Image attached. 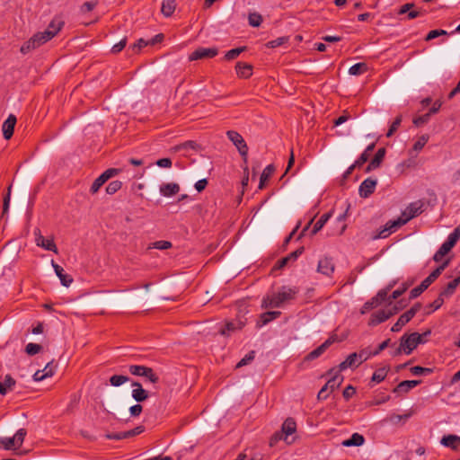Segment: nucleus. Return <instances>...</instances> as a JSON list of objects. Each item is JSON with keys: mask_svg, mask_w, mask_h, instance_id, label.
I'll list each match as a JSON object with an SVG mask.
<instances>
[{"mask_svg": "<svg viewBox=\"0 0 460 460\" xmlns=\"http://www.w3.org/2000/svg\"><path fill=\"white\" fill-rule=\"evenodd\" d=\"M460 239V226H456L454 231L448 235L447 241L440 246L433 256V261L439 262L443 257L447 255L451 249L456 244Z\"/></svg>", "mask_w": 460, "mask_h": 460, "instance_id": "1", "label": "nucleus"}, {"mask_svg": "<svg viewBox=\"0 0 460 460\" xmlns=\"http://www.w3.org/2000/svg\"><path fill=\"white\" fill-rule=\"evenodd\" d=\"M53 38V33H49V31H41L34 34L29 40L23 43L21 47V52L23 54L28 53L31 49H35L39 48L42 44L48 42Z\"/></svg>", "mask_w": 460, "mask_h": 460, "instance_id": "2", "label": "nucleus"}, {"mask_svg": "<svg viewBox=\"0 0 460 460\" xmlns=\"http://www.w3.org/2000/svg\"><path fill=\"white\" fill-rule=\"evenodd\" d=\"M425 342L426 340H421V336L418 332L405 333L400 339L402 349H404V354L406 355H410L419 344Z\"/></svg>", "mask_w": 460, "mask_h": 460, "instance_id": "3", "label": "nucleus"}, {"mask_svg": "<svg viewBox=\"0 0 460 460\" xmlns=\"http://www.w3.org/2000/svg\"><path fill=\"white\" fill-rule=\"evenodd\" d=\"M298 293V288L296 287H281L278 292L274 293L275 299L279 304V307L283 306L284 304L294 300Z\"/></svg>", "mask_w": 460, "mask_h": 460, "instance_id": "4", "label": "nucleus"}, {"mask_svg": "<svg viewBox=\"0 0 460 460\" xmlns=\"http://www.w3.org/2000/svg\"><path fill=\"white\" fill-rule=\"evenodd\" d=\"M226 136L228 139L236 146L244 162H246L248 155V146L243 137L234 130H228L226 132Z\"/></svg>", "mask_w": 460, "mask_h": 460, "instance_id": "5", "label": "nucleus"}, {"mask_svg": "<svg viewBox=\"0 0 460 460\" xmlns=\"http://www.w3.org/2000/svg\"><path fill=\"white\" fill-rule=\"evenodd\" d=\"M420 307V304L417 303L411 309L403 313L397 322L392 326L391 331L394 332L401 331V329L415 316Z\"/></svg>", "mask_w": 460, "mask_h": 460, "instance_id": "6", "label": "nucleus"}, {"mask_svg": "<svg viewBox=\"0 0 460 460\" xmlns=\"http://www.w3.org/2000/svg\"><path fill=\"white\" fill-rule=\"evenodd\" d=\"M218 54V49L216 47L213 48H198L190 56V61L199 59L212 58Z\"/></svg>", "mask_w": 460, "mask_h": 460, "instance_id": "7", "label": "nucleus"}, {"mask_svg": "<svg viewBox=\"0 0 460 460\" xmlns=\"http://www.w3.org/2000/svg\"><path fill=\"white\" fill-rule=\"evenodd\" d=\"M424 203L421 200H417L410 203L407 208L402 211V215L407 222L423 212Z\"/></svg>", "mask_w": 460, "mask_h": 460, "instance_id": "8", "label": "nucleus"}, {"mask_svg": "<svg viewBox=\"0 0 460 460\" xmlns=\"http://www.w3.org/2000/svg\"><path fill=\"white\" fill-rule=\"evenodd\" d=\"M397 309L394 307L392 309H382L377 312H375L371 314L368 324L371 326L377 325L381 323L385 322L389 319L394 314H395Z\"/></svg>", "mask_w": 460, "mask_h": 460, "instance_id": "9", "label": "nucleus"}, {"mask_svg": "<svg viewBox=\"0 0 460 460\" xmlns=\"http://www.w3.org/2000/svg\"><path fill=\"white\" fill-rule=\"evenodd\" d=\"M335 341H336L335 336H332V337L328 338L319 347H317L316 349L312 350L310 353H308L305 356V360L311 361V360L316 359L317 358L322 356Z\"/></svg>", "mask_w": 460, "mask_h": 460, "instance_id": "10", "label": "nucleus"}, {"mask_svg": "<svg viewBox=\"0 0 460 460\" xmlns=\"http://www.w3.org/2000/svg\"><path fill=\"white\" fill-rule=\"evenodd\" d=\"M132 391L131 396L137 402H142L148 399L149 393L143 388V385L138 381L131 382Z\"/></svg>", "mask_w": 460, "mask_h": 460, "instance_id": "11", "label": "nucleus"}, {"mask_svg": "<svg viewBox=\"0 0 460 460\" xmlns=\"http://www.w3.org/2000/svg\"><path fill=\"white\" fill-rule=\"evenodd\" d=\"M335 270V265L333 263V260L331 257H323L318 261L317 265V272L327 276L332 277Z\"/></svg>", "mask_w": 460, "mask_h": 460, "instance_id": "12", "label": "nucleus"}, {"mask_svg": "<svg viewBox=\"0 0 460 460\" xmlns=\"http://www.w3.org/2000/svg\"><path fill=\"white\" fill-rule=\"evenodd\" d=\"M35 234V242L36 244L40 247L44 248L47 251L54 252L58 253V248L55 244L53 239H45L43 235H41L40 229H36L34 231Z\"/></svg>", "mask_w": 460, "mask_h": 460, "instance_id": "13", "label": "nucleus"}, {"mask_svg": "<svg viewBox=\"0 0 460 460\" xmlns=\"http://www.w3.org/2000/svg\"><path fill=\"white\" fill-rule=\"evenodd\" d=\"M376 184L377 181L372 178L364 180L358 188L359 196L365 199L368 198L372 193H374Z\"/></svg>", "mask_w": 460, "mask_h": 460, "instance_id": "14", "label": "nucleus"}, {"mask_svg": "<svg viewBox=\"0 0 460 460\" xmlns=\"http://www.w3.org/2000/svg\"><path fill=\"white\" fill-rule=\"evenodd\" d=\"M296 430V421L292 418H288L282 424L281 431L285 434V442L287 445H291L294 442V438L289 439V436L293 435Z\"/></svg>", "mask_w": 460, "mask_h": 460, "instance_id": "15", "label": "nucleus"}, {"mask_svg": "<svg viewBox=\"0 0 460 460\" xmlns=\"http://www.w3.org/2000/svg\"><path fill=\"white\" fill-rule=\"evenodd\" d=\"M327 374L332 376V377L327 381V383L324 385L331 392H333L335 389L340 387L344 378L341 375H340V371L335 370V368L330 369Z\"/></svg>", "mask_w": 460, "mask_h": 460, "instance_id": "16", "label": "nucleus"}, {"mask_svg": "<svg viewBox=\"0 0 460 460\" xmlns=\"http://www.w3.org/2000/svg\"><path fill=\"white\" fill-rule=\"evenodd\" d=\"M305 248L303 246L299 247L293 252L289 253L288 256L281 258L277 261V263L274 266V270H281L286 265H288L290 261H295L303 252Z\"/></svg>", "mask_w": 460, "mask_h": 460, "instance_id": "17", "label": "nucleus"}, {"mask_svg": "<svg viewBox=\"0 0 460 460\" xmlns=\"http://www.w3.org/2000/svg\"><path fill=\"white\" fill-rule=\"evenodd\" d=\"M16 121V117L13 114H10L8 118L4 121L2 130L5 139H10L13 135Z\"/></svg>", "mask_w": 460, "mask_h": 460, "instance_id": "18", "label": "nucleus"}, {"mask_svg": "<svg viewBox=\"0 0 460 460\" xmlns=\"http://www.w3.org/2000/svg\"><path fill=\"white\" fill-rule=\"evenodd\" d=\"M51 265L55 273L60 279L61 284L64 287H69L73 283V278L69 274L65 273L64 269L60 265L57 264L53 260L51 261Z\"/></svg>", "mask_w": 460, "mask_h": 460, "instance_id": "19", "label": "nucleus"}, {"mask_svg": "<svg viewBox=\"0 0 460 460\" xmlns=\"http://www.w3.org/2000/svg\"><path fill=\"white\" fill-rule=\"evenodd\" d=\"M459 441H460L459 436L450 434V435L444 436L441 438L440 443H441V445H443L446 447H449L452 450L458 451L459 446H460Z\"/></svg>", "mask_w": 460, "mask_h": 460, "instance_id": "20", "label": "nucleus"}, {"mask_svg": "<svg viewBox=\"0 0 460 460\" xmlns=\"http://www.w3.org/2000/svg\"><path fill=\"white\" fill-rule=\"evenodd\" d=\"M385 155V149L379 148L376 153L374 158L370 161L366 168V172H369L380 166Z\"/></svg>", "mask_w": 460, "mask_h": 460, "instance_id": "21", "label": "nucleus"}, {"mask_svg": "<svg viewBox=\"0 0 460 460\" xmlns=\"http://www.w3.org/2000/svg\"><path fill=\"white\" fill-rule=\"evenodd\" d=\"M421 384V380H405L399 383L398 385H396L393 392L394 393H408L411 389L416 387Z\"/></svg>", "mask_w": 460, "mask_h": 460, "instance_id": "22", "label": "nucleus"}, {"mask_svg": "<svg viewBox=\"0 0 460 460\" xmlns=\"http://www.w3.org/2000/svg\"><path fill=\"white\" fill-rule=\"evenodd\" d=\"M235 71L239 77L249 78L252 75V66L247 63L237 62L235 65Z\"/></svg>", "mask_w": 460, "mask_h": 460, "instance_id": "23", "label": "nucleus"}, {"mask_svg": "<svg viewBox=\"0 0 460 460\" xmlns=\"http://www.w3.org/2000/svg\"><path fill=\"white\" fill-rule=\"evenodd\" d=\"M358 356L356 355V352H353V353L349 354L344 361L340 363V365L338 366V370L340 372H341V371L346 370L349 367H350V368L357 367L359 366V365H358Z\"/></svg>", "mask_w": 460, "mask_h": 460, "instance_id": "24", "label": "nucleus"}, {"mask_svg": "<svg viewBox=\"0 0 460 460\" xmlns=\"http://www.w3.org/2000/svg\"><path fill=\"white\" fill-rule=\"evenodd\" d=\"M180 191L178 183H164L160 186V193L164 197H172Z\"/></svg>", "mask_w": 460, "mask_h": 460, "instance_id": "25", "label": "nucleus"}, {"mask_svg": "<svg viewBox=\"0 0 460 460\" xmlns=\"http://www.w3.org/2000/svg\"><path fill=\"white\" fill-rule=\"evenodd\" d=\"M244 326V322L241 320L228 322L225 327L220 330L222 335H230L231 332L241 330Z\"/></svg>", "mask_w": 460, "mask_h": 460, "instance_id": "26", "label": "nucleus"}, {"mask_svg": "<svg viewBox=\"0 0 460 460\" xmlns=\"http://www.w3.org/2000/svg\"><path fill=\"white\" fill-rule=\"evenodd\" d=\"M64 24L65 22L61 16H55L45 31H49V33H53L54 38L58 34V32L62 29Z\"/></svg>", "mask_w": 460, "mask_h": 460, "instance_id": "27", "label": "nucleus"}, {"mask_svg": "<svg viewBox=\"0 0 460 460\" xmlns=\"http://www.w3.org/2000/svg\"><path fill=\"white\" fill-rule=\"evenodd\" d=\"M365 442L364 437L359 433H354L352 436L344 441H342V446L349 447H359L362 446Z\"/></svg>", "mask_w": 460, "mask_h": 460, "instance_id": "28", "label": "nucleus"}, {"mask_svg": "<svg viewBox=\"0 0 460 460\" xmlns=\"http://www.w3.org/2000/svg\"><path fill=\"white\" fill-rule=\"evenodd\" d=\"M15 385V380L11 375H6L4 381L0 382V394L4 395L13 389Z\"/></svg>", "mask_w": 460, "mask_h": 460, "instance_id": "29", "label": "nucleus"}, {"mask_svg": "<svg viewBox=\"0 0 460 460\" xmlns=\"http://www.w3.org/2000/svg\"><path fill=\"white\" fill-rule=\"evenodd\" d=\"M275 171L273 164L267 165L260 177L259 189L262 190L266 184V181L271 177Z\"/></svg>", "mask_w": 460, "mask_h": 460, "instance_id": "30", "label": "nucleus"}, {"mask_svg": "<svg viewBox=\"0 0 460 460\" xmlns=\"http://www.w3.org/2000/svg\"><path fill=\"white\" fill-rule=\"evenodd\" d=\"M331 217H332V211L322 215L321 217L317 220V222L313 226L311 234L312 235L316 234L324 226V225L331 218Z\"/></svg>", "mask_w": 460, "mask_h": 460, "instance_id": "31", "label": "nucleus"}, {"mask_svg": "<svg viewBox=\"0 0 460 460\" xmlns=\"http://www.w3.org/2000/svg\"><path fill=\"white\" fill-rule=\"evenodd\" d=\"M175 0H164L162 3L161 11L164 16L170 17L175 11Z\"/></svg>", "mask_w": 460, "mask_h": 460, "instance_id": "32", "label": "nucleus"}, {"mask_svg": "<svg viewBox=\"0 0 460 460\" xmlns=\"http://www.w3.org/2000/svg\"><path fill=\"white\" fill-rule=\"evenodd\" d=\"M459 281H460V278H456L454 280L450 281L447 285V287L440 292V296L448 297V296H452L455 293L456 288L459 284Z\"/></svg>", "mask_w": 460, "mask_h": 460, "instance_id": "33", "label": "nucleus"}, {"mask_svg": "<svg viewBox=\"0 0 460 460\" xmlns=\"http://www.w3.org/2000/svg\"><path fill=\"white\" fill-rule=\"evenodd\" d=\"M374 148H375L374 143L367 146V147L365 149V151L355 161V165L362 166L366 162H367L369 155L373 152Z\"/></svg>", "mask_w": 460, "mask_h": 460, "instance_id": "34", "label": "nucleus"}, {"mask_svg": "<svg viewBox=\"0 0 460 460\" xmlns=\"http://www.w3.org/2000/svg\"><path fill=\"white\" fill-rule=\"evenodd\" d=\"M0 448H3L4 450H15L18 449L16 447V444L13 438V437L5 438L2 437L0 438Z\"/></svg>", "mask_w": 460, "mask_h": 460, "instance_id": "35", "label": "nucleus"}, {"mask_svg": "<svg viewBox=\"0 0 460 460\" xmlns=\"http://www.w3.org/2000/svg\"><path fill=\"white\" fill-rule=\"evenodd\" d=\"M389 370V367H383L376 370L372 376V382H375L376 384L382 382L386 377L387 372Z\"/></svg>", "mask_w": 460, "mask_h": 460, "instance_id": "36", "label": "nucleus"}, {"mask_svg": "<svg viewBox=\"0 0 460 460\" xmlns=\"http://www.w3.org/2000/svg\"><path fill=\"white\" fill-rule=\"evenodd\" d=\"M281 313L279 311H268L261 315V323L262 325L269 323L278 318Z\"/></svg>", "mask_w": 460, "mask_h": 460, "instance_id": "37", "label": "nucleus"}, {"mask_svg": "<svg viewBox=\"0 0 460 460\" xmlns=\"http://www.w3.org/2000/svg\"><path fill=\"white\" fill-rule=\"evenodd\" d=\"M198 146H199L195 141L188 140V141H185L184 143H181V144H179V145L173 146L172 149L174 152H180L182 150H189V149L196 150L198 148Z\"/></svg>", "mask_w": 460, "mask_h": 460, "instance_id": "38", "label": "nucleus"}, {"mask_svg": "<svg viewBox=\"0 0 460 460\" xmlns=\"http://www.w3.org/2000/svg\"><path fill=\"white\" fill-rule=\"evenodd\" d=\"M367 70V65L366 63H357L351 66L349 69V73L351 75H359Z\"/></svg>", "mask_w": 460, "mask_h": 460, "instance_id": "39", "label": "nucleus"}, {"mask_svg": "<svg viewBox=\"0 0 460 460\" xmlns=\"http://www.w3.org/2000/svg\"><path fill=\"white\" fill-rule=\"evenodd\" d=\"M130 378L123 375H113L110 377V383L112 386H120L121 385L128 382Z\"/></svg>", "mask_w": 460, "mask_h": 460, "instance_id": "40", "label": "nucleus"}, {"mask_svg": "<svg viewBox=\"0 0 460 460\" xmlns=\"http://www.w3.org/2000/svg\"><path fill=\"white\" fill-rule=\"evenodd\" d=\"M407 222V220L402 217V215L398 217L397 219L395 220H390L386 223L387 226L389 227L390 229V232H394L396 231L397 228L402 226L403 225H405Z\"/></svg>", "mask_w": 460, "mask_h": 460, "instance_id": "41", "label": "nucleus"}, {"mask_svg": "<svg viewBox=\"0 0 460 460\" xmlns=\"http://www.w3.org/2000/svg\"><path fill=\"white\" fill-rule=\"evenodd\" d=\"M143 373L144 374L142 377H145L150 383L156 384L159 381V376L155 373L153 368L146 367Z\"/></svg>", "mask_w": 460, "mask_h": 460, "instance_id": "42", "label": "nucleus"}, {"mask_svg": "<svg viewBox=\"0 0 460 460\" xmlns=\"http://www.w3.org/2000/svg\"><path fill=\"white\" fill-rule=\"evenodd\" d=\"M261 307L262 308H269V307L278 308L279 307V304L277 303V301L275 299L274 293L270 296L268 295L265 297H263L262 302H261Z\"/></svg>", "mask_w": 460, "mask_h": 460, "instance_id": "43", "label": "nucleus"}, {"mask_svg": "<svg viewBox=\"0 0 460 460\" xmlns=\"http://www.w3.org/2000/svg\"><path fill=\"white\" fill-rule=\"evenodd\" d=\"M27 435V430L25 429H20L13 435V438L16 444V447L20 448L24 441V438Z\"/></svg>", "mask_w": 460, "mask_h": 460, "instance_id": "44", "label": "nucleus"}, {"mask_svg": "<svg viewBox=\"0 0 460 460\" xmlns=\"http://www.w3.org/2000/svg\"><path fill=\"white\" fill-rule=\"evenodd\" d=\"M107 181V180L105 179V177L101 174L98 178H96L94 180V181L93 182L91 188H90V191L92 194H95L99 190L100 188Z\"/></svg>", "mask_w": 460, "mask_h": 460, "instance_id": "45", "label": "nucleus"}, {"mask_svg": "<svg viewBox=\"0 0 460 460\" xmlns=\"http://www.w3.org/2000/svg\"><path fill=\"white\" fill-rule=\"evenodd\" d=\"M411 372L414 376H428L433 372V369L429 368V367L415 366V367H411Z\"/></svg>", "mask_w": 460, "mask_h": 460, "instance_id": "46", "label": "nucleus"}, {"mask_svg": "<svg viewBox=\"0 0 460 460\" xmlns=\"http://www.w3.org/2000/svg\"><path fill=\"white\" fill-rule=\"evenodd\" d=\"M122 187V182L120 181H112L106 187V192L109 195L115 194L118 190H119Z\"/></svg>", "mask_w": 460, "mask_h": 460, "instance_id": "47", "label": "nucleus"}, {"mask_svg": "<svg viewBox=\"0 0 460 460\" xmlns=\"http://www.w3.org/2000/svg\"><path fill=\"white\" fill-rule=\"evenodd\" d=\"M246 49V47L235 48L228 50L225 55V59L233 60Z\"/></svg>", "mask_w": 460, "mask_h": 460, "instance_id": "48", "label": "nucleus"}, {"mask_svg": "<svg viewBox=\"0 0 460 460\" xmlns=\"http://www.w3.org/2000/svg\"><path fill=\"white\" fill-rule=\"evenodd\" d=\"M248 22L252 27H259L262 22V16L258 13H250Z\"/></svg>", "mask_w": 460, "mask_h": 460, "instance_id": "49", "label": "nucleus"}, {"mask_svg": "<svg viewBox=\"0 0 460 460\" xmlns=\"http://www.w3.org/2000/svg\"><path fill=\"white\" fill-rule=\"evenodd\" d=\"M430 117L431 115L429 112H427L423 115L415 117L412 122L416 127H421L430 120Z\"/></svg>", "mask_w": 460, "mask_h": 460, "instance_id": "50", "label": "nucleus"}, {"mask_svg": "<svg viewBox=\"0 0 460 460\" xmlns=\"http://www.w3.org/2000/svg\"><path fill=\"white\" fill-rule=\"evenodd\" d=\"M280 440H284L285 441V434L281 431V430H279V431H276L270 438V442H269V445L270 447H274L277 446V444L280 441Z\"/></svg>", "mask_w": 460, "mask_h": 460, "instance_id": "51", "label": "nucleus"}, {"mask_svg": "<svg viewBox=\"0 0 460 460\" xmlns=\"http://www.w3.org/2000/svg\"><path fill=\"white\" fill-rule=\"evenodd\" d=\"M441 274L436 269L425 279H423L422 286L429 288Z\"/></svg>", "mask_w": 460, "mask_h": 460, "instance_id": "52", "label": "nucleus"}, {"mask_svg": "<svg viewBox=\"0 0 460 460\" xmlns=\"http://www.w3.org/2000/svg\"><path fill=\"white\" fill-rule=\"evenodd\" d=\"M42 349L41 345L30 342L25 347V351L28 355L33 356Z\"/></svg>", "mask_w": 460, "mask_h": 460, "instance_id": "53", "label": "nucleus"}, {"mask_svg": "<svg viewBox=\"0 0 460 460\" xmlns=\"http://www.w3.org/2000/svg\"><path fill=\"white\" fill-rule=\"evenodd\" d=\"M429 136L428 135H422L420 136L418 140L414 143L413 145V150L414 151H420L424 146L427 144V142L429 141Z\"/></svg>", "mask_w": 460, "mask_h": 460, "instance_id": "54", "label": "nucleus"}, {"mask_svg": "<svg viewBox=\"0 0 460 460\" xmlns=\"http://www.w3.org/2000/svg\"><path fill=\"white\" fill-rule=\"evenodd\" d=\"M146 366L142 365H130L128 366V372L136 376H143Z\"/></svg>", "mask_w": 460, "mask_h": 460, "instance_id": "55", "label": "nucleus"}, {"mask_svg": "<svg viewBox=\"0 0 460 460\" xmlns=\"http://www.w3.org/2000/svg\"><path fill=\"white\" fill-rule=\"evenodd\" d=\"M356 355L358 356V365L362 364L363 362L367 361L370 357L374 356L372 354V351H368L367 349H361L358 352H356Z\"/></svg>", "mask_w": 460, "mask_h": 460, "instance_id": "56", "label": "nucleus"}, {"mask_svg": "<svg viewBox=\"0 0 460 460\" xmlns=\"http://www.w3.org/2000/svg\"><path fill=\"white\" fill-rule=\"evenodd\" d=\"M402 123V116L399 115L395 118L392 125L390 126L388 132L386 133V137H390L394 135V133L397 130L399 126Z\"/></svg>", "mask_w": 460, "mask_h": 460, "instance_id": "57", "label": "nucleus"}, {"mask_svg": "<svg viewBox=\"0 0 460 460\" xmlns=\"http://www.w3.org/2000/svg\"><path fill=\"white\" fill-rule=\"evenodd\" d=\"M255 357V352L253 350L250 351L248 354L244 356L236 365V367H243L249 363H251Z\"/></svg>", "mask_w": 460, "mask_h": 460, "instance_id": "58", "label": "nucleus"}, {"mask_svg": "<svg viewBox=\"0 0 460 460\" xmlns=\"http://www.w3.org/2000/svg\"><path fill=\"white\" fill-rule=\"evenodd\" d=\"M148 45V41L144 39H139L136 43L131 45L129 49H132L133 53H138L144 47Z\"/></svg>", "mask_w": 460, "mask_h": 460, "instance_id": "59", "label": "nucleus"}, {"mask_svg": "<svg viewBox=\"0 0 460 460\" xmlns=\"http://www.w3.org/2000/svg\"><path fill=\"white\" fill-rule=\"evenodd\" d=\"M443 35H447V31L445 30H432L427 34L425 40H431Z\"/></svg>", "mask_w": 460, "mask_h": 460, "instance_id": "60", "label": "nucleus"}, {"mask_svg": "<svg viewBox=\"0 0 460 460\" xmlns=\"http://www.w3.org/2000/svg\"><path fill=\"white\" fill-rule=\"evenodd\" d=\"M428 288L422 286V282L416 288H412L410 292V298L414 299L420 296Z\"/></svg>", "mask_w": 460, "mask_h": 460, "instance_id": "61", "label": "nucleus"}, {"mask_svg": "<svg viewBox=\"0 0 460 460\" xmlns=\"http://www.w3.org/2000/svg\"><path fill=\"white\" fill-rule=\"evenodd\" d=\"M153 247L158 250H167L172 247V243L169 241H156L153 243Z\"/></svg>", "mask_w": 460, "mask_h": 460, "instance_id": "62", "label": "nucleus"}, {"mask_svg": "<svg viewBox=\"0 0 460 460\" xmlns=\"http://www.w3.org/2000/svg\"><path fill=\"white\" fill-rule=\"evenodd\" d=\"M127 45V38L124 37L121 40H119L117 44L113 45L111 48V52L113 54L119 53Z\"/></svg>", "mask_w": 460, "mask_h": 460, "instance_id": "63", "label": "nucleus"}, {"mask_svg": "<svg viewBox=\"0 0 460 460\" xmlns=\"http://www.w3.org/2000/svg\"><path fill=\"white\" fill-rule=\"evenodd\" d=\"M143 411V406L138 402L129 407V413L131 417H138Z\"/></svg>", "mask_w": 460, "mask_h": 460, "instance_id": "64", "label": "nucleus"}]
</instances>
